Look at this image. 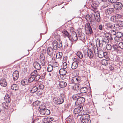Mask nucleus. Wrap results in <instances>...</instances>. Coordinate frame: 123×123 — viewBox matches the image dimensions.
Instances as JSON below:
<instances>
[{
    "label": "nucleus",
    "instance_id": "33",
    "mask_svg": "<svg viewBox=\"0 0 123 123\" xmlns=\"http://www.w3.org/2000/svg\"><path fill=\"white\" fill-rule=\"evenodd\" d=\"M78 37L80 38V39H83L84 36L83 34V33L81 32H79L78 34Z\"/></svg>",
    "mask_w": 123,
    "mask_h": 123
},
{
    "label": "nucleus",
    "instance_id": "12",
    "mask_svg": "<svg viewBox=\"0 0 123 123\" xmlns=\"http://www.w3.org/2000/svg\"><path fill=\"white\" fill-rule=\"evenodd\" d=\"M12 76L13 79L14 80H17L19 77L18 71H15L13 74Z\"/></svg>",
    "mask_w": 123,
    "mask_h": 123
},
{
    "label": "nucleus",
    "instance_id": "14",
    "mask_svg": "<svg viewBox=\"0 0 123 123\" xmlns=\"http://www.w3.org/2000/svg\"><path fill=\"white\" fill-rule=\"evenodd\" d=\"M114 8H111L106 10L105 11V13L106 14H109L114 12Z\"/></svg>",
    "mask_w": 123,
    "mask_h": 123
},
{
    "label": "nucleus",
    "instance_id": "63",
    "mask_svg": "<svg viewBox=\"0 0 123 123\" xmlns=\"http://www.w3.org/2000/svg\"><path fill=\"white\" fill-rule=\"evenodd\" d=\"M103 28V25H100L99 26L98 29L99 30H102Z\"/></svg>",
    "mask_w": 123,
    "mask_h": 123
},
{
    "label": "nucleus",
    "instance_id": "58",
    "mask_svg": "<svg viewBox=\"0 0 123 123\" xmlns=\"http://www.w3.org/2000/svg\"><path fill=\"white\" fill-rule=\"evenodd\" d=\"M116 17L117 19L118 18H120L121 17V15L119 14H116L115 16Z\"/></svg>",
    "mask_w": 123,
    "mask_h": 123
},
{
    "label": "nucleus",
    "instance_id": "5",
    "mask_svg": "<svg viewBox=\"0 0 123 123\" xmlns=\"http://www.w3.org/2000/svg\"><path fill=\"white\" fill-rule=\"evenodd\" d=\"M113 6L114 8L117 10H120L123 7L122 4L120 2L117 1L113 4Z\"/></svg>",
    "mask_w": 123,
    "mask_h": 123
},
{
    "label": "nucleus",
    "instance_id": "15",
    "mask_svg": "<svg viewBox=\"0 0 123 123\" xmlns=\"http://www.w3.org/2000/svg\"><path fill=\"white\" fill-rule=\"evenodd\" d=\"M0 84L3 87H6L7 85V83L5 80L2 79L0 80Z\"/></svg>",
    "mask_w": 123,
    "mask_h": 123
},
{
    "label": "nucleus",
    "instance_id": "47",
    "mask_svg": "<svg viewBox=\"0 0 123 123\" xmlns=\"http://www.w3.org/2000/svg\"><path fill=\"white\" fill-rule=\"evenodd\" d=\"M34 80H35V78L34 77V76L31 75V77L28 79V81L29 82H31Z\"/></svg>",
    "mask_w": 123,
    "mask_h": 123
},
{
    "label": "nucleus",
    "instance_id": "53",
    "mask_svg": "<svg viewBox=\"0 0 123 123\" xmlns=\"http://www.w3.org/2000/svg\"><path fill=\"white\" fill-rule=\"evenodd\" d=\"M96 20L98 22H99L100 21V16H98V17H94Z\"/></svg>",
    "mask_w": 123,
    "mask_h": 123
},
{
    "label": "nucleus",
    "instance_id": "55",
    "mask_svg": "<svg viewBox=\"0 0 123 123\" xmlns=\"http://www.w3.org/2000/svg\"><path fill=\"white\" fill-rule=\"evenodd\" d=\"M63 68L64 69H66L67 67V63L66 62H64L63 64Z\"/></svg>",
    "mask_w": 123,
    "mask_h": 123
},
{
    "label": "nucleus",
    "instance_id": "51",
    "mask_svg": "<svg viewBox=\"0 0 123 123\" xmlns=\"http://www.w3.org/2000/svg\"><path fill=\"white\" fill-rule=\"evenodd\" d=\"M53 65L54 67H57L58 66V63L57 62H54L53 64Z\"/></svg>",
    "mask_w": 123,
    "mask_h": 123
},
{
    "label": "nucleus",
    "instance_id": "19",
    "mask_svg": "<svg viewBox=\"0 0 123 123\" xmlns=\"http://www.w3.org/2000/svg\"><path fill=\"white\" fill-rule=\"evenodd\" d=\"M113 47L115 51H116L118 53H120V52L121 50L119 46H118L116 44H115L113 45Z\"/></svg>",
    "mask_w": 123,
    "mask_h": 123
},
{
    "label": "nucleus",
    "instance_id": "31",
    "mask_svg": "<svg viewBox=\"0 0 123 123\" xmlns=\"http://www.w3.org/2000/svg\"><path fill=\"white\" fill-rule=\"evenodd\" d=\"M72 80L74 81L75 83H77L80 82V78L79 77H75L73 78L72 79Z\"/></svg>",
    "mask_w": 123,
    "mask_h": 123
},
{
    "label": "nucleus",
    "instance_id": "37",
    "mask_svg": "<svg viewBox=\"0 0 123 123\" xmlns=\"http://www.w3.org/2000/svg\"><path fill=\"white\" fill-rule=\"evenodd\" d=\"M38 90L37 87L34 86L32 88V89L31 90V92L32 93H34L37 91Z\"/></svg>",
    "mask_w": 123,
    "mask_h": 123
},
{
    "label": "nucleus",
    "instance_id": "2",
    "mask_svg": "<svg viewBox=\"0 0 123 123\" xmlns=\"http://www.w3.org/2000/svg\"><path fill=\"white\" fill-rule=\"evenodd\" d=\"M117 25L116 24H113L111 23H107L105 25V28L109 30H111L112 29L115 31H117Z\"/></svg>",
    "mask_w": 123,
    "mask_h": 123
},
{
    "label": "nucleus",
    "instance_id": "32",
    "mask_svg": "<svg viewBox=\"0 0 123 123\" xmlns=\"http://www.w3.org/2000/svg\"><path fill=\"white\" fill-rule=\"evenodd\" d=\"M87 90L85 87H83L81 88L80 89V92L82 93H86L87 92Z\"/></svg>",
    "mask_w": 123,
    "mask_h": 123
},
{
    "label": "nucleus",
    "instance_id": "49",
    "mask_svg": "<svg viewBox=\"0 0 123 123\" xmlns=\"http://www.w3.org/2000/svg\"><path fill=\"white\" fill-rule=\"evenodd\" d=\"M106 48L107 50H110L111 49L112 46L111 44H108L106 45Z\"/></svg>",
    "mask_w": 123,
    "mask_h": 123
},
{
    "label": "nucleus",
    "instance_id": "36",
    "mask_svg": "<svg viewBox=\"0 0 123 123\" xmlns=\"http://www.w3.org/2000/svg\"><path fill=\"white\" fill-rule=\"evenodd\" d=\"M111 21L114 22H116L118 20L115 16H113L111 17Z\"/></svg>",
    "mask_w": 123,
    "mask_h": 123
},
{
    "label": "nucleus",
    "instance_id": "24",
    "mask_svg": "<svg viewBox=\"0 0 123 123\" xmlns=\"http://www.w3.org/2000/svg\"><path fill=\"white\" fill-rule=\"evenodd\" d=\"M80 87V86L79 84H75L72 87V89L74 91H79Z\"/></svg>",
    "mask_w": 123,
    "mask_h": 123
},
{
    "label": "nucleus",
    "instance_id": "46",
    "mask_svg": "<svg viewBox=\"0 0 123 123\" xmlns=\"http://www.w3.org/2000/svg\"><path fill=\"white\" fill-rule=\"evenodd\" d=\"M40 75L38 74L37 75L34 76V77L35 78V80L36 81L38 80L40 78Z\"/></svg>",
    "mask_w": 123,
    "mask_h": 123
},
{
    "label": "nucleus",
    "instance_id": "56",
    "mask_svg": "<svg viewBox=\"0 0 123 123\" xmlns=\"http://www.w3.org/2000/svg\"><path fill=\"white\" fill-rule=\"evenodd\" d=\"M108 1L110 3H115L117 2V1L118 0H108Z\"/></svg>",
    "mask_w": 123,
    "mask_h": 123
},
{
    "label": "nucleus",
    "instance_id": "10",
    "mask_svg": "<svg viewBox=\"0 0 123 123\" xmlns=\"http://www.w3.org/2000/svg\"><path fill=\"white\" fill-rule=\"evenodd\" d=\"M33 66L35 69L37 70H40L41 68V66L40 64L37 62H34Z\"/></svg>",
    "mask_w": 123,
    "mask_h": 123
},
{
    "label": "nucleus",
    "instance_id": "54",
    "mask_svg": "<svg viewBox=\"0 0 123 123\" xmlns=\"http://www.w3.org/2000/svg\"><path fill=\"white\" fill-rule=\"evenodd\" d=\"M114 36L111 34L110 33V35L109 37V39L111 40H113V38L115 37Z\"/></svg>",
    "mask_w": 123,
    "mask_h": 123
},
{
    "label": "nucleus",
    "instance_id": "48",
    "mask_svg": "<svg viewBox=\"0 0 123 123\" xmlns=\"http://www.w3.org/2000/svg\"><path fill=\"white\" fill-rule=\"evenodd\" d=\"M27 81L26 80H22L21 82V84L23 85H25L27 84Z\"/></svg>",
    "mask_w": 123,
    "mask_h": 123
},
{
    "label": "nucleus",
    "instance_id": "6",
    "mask_svg": "<svg viewBox=\"0 0 123 123\" xmlns=\"http://www.w3.org/2000/svg\"><path fill=\"white\" fill-rule=\"evenodd\" d=\"M47 53L48 55L53 57L55 56L52 48L50 47H48L47 49Z\"/></svg>",
    "mask_w": 123,
    "mask_h": 123
},
{
    "label": "nucleus",
    "instance_id": "20",
    "mask_svg": "<svg viewBox=\"0 0 123 123\" xmlns=\"http://www.w3.org/2000/svg\"><path fill=\"white\" fill-rule=\"evenodd\" d=\"M113 47L115 51H116L118 53H120V52L121 50L119 46H118L116 44H115L113 45Z\"/></svg>",
    "mask_w": 123,
    "mask_h": 123
},
{
    "label": "nucleus",
    "instance_id": "13",
    "mask_svg": "<svg viewBox=\"0 0 123 123\" xmlns=\"http://www.w3.org/2000/svg\"><path fill=\"white\" fill-rule=\"evenodd\" d=\"M72 41H75L78 39V37L77 35L75 32H72V36L70 39Z\"/></svg>",
    "mask_w": 123,
    "mask_h": 123
},
{
    "label": "nucleus",
    "instance_id": "3",
    "mask_svg": "<svg viewBox=\"0 0 123 123\" xmlns=\"http://www.w3.org/2000/svg\"><path fill=\"white\" fill-rule=\"evenodd\" d=\"M53 102L55 104L60 105L62 104L64 102V99L62 97H55L53 99Z\"/></svg>",
    "mask_w": 123,
    "mask_h": 123
},
{
    "label": "nucleus",
    "instance_id": "41",
    "mask_svg": "<svg viewBox=\"0 0 123 123\" xmlns=\"http://www.w3.org/2000/svg\"><path fill=\"white\" fill-rule=\"evenodd\" d=\"M80 111V110L79 109V108H75L74 110V113L75 114H76L78 113Z\"/></svg>",
    "mask_w": 123,
    "mask_h": 123
},
{
    "label": "nucleus",
    "instance_id": "59",
    "mask_svg": "<svg viewBox=\"0 0 123 123\" xmlns=\"http://www.w3.org/2000/svg\"><path fill=\"white\" fill-rule=\"evenodd\" d=\"M115 31V30H112V31L111 32V34L114 36L117 33L115 31Z\"/></svg>",
    "mask_w": 123,
    "mask_h": 123
},
{
    "label": "nucleus",
    "instance_id": "52",
    "mask_svg": "<svg viewBox=\"0 0 123 123\" xmlns=\"http://www.w3.org/2000/svg\"><path fill=\"white\" fill-rule=\"evenodd\" d=\"M119 46L121 49V50L123 49V43L120 42L119 44Z\"/></svg>",
    "mask_w": 123,
    "mask_h": 123
},
{
    "label": "nucleus",
    "instance_id": "26",
    "mask_svg": "<svg viewBox=\"0 0 123 123\" xmlns=\"http://www.w3.org/2000/svg\"><path fill=\"white\" fill-rule=\"evenodd\" d=\"M59 86L61 88H63L65 87L67 85V83L64 81H60L59 83Z\"/></svg>",
    "mask_w": 123,
    "mask_h": 123
},
{
    "label": "nucleus",
    "instance_id": "22",
    "mask_svg": "<svg viewBox=\"0 0 123 123\" xmlns=\"http://www.w3.org/2000/svg\"><path fill=\"white\" fill-rule=\"evenodd\" d=\"M98 55L100 58H103L104 55L103 51L101 50H99L98 51Z\"/></svg>",
    "mask_w": 123,
    "mask_h": 123
},
{
    "label": "nucleus",
    "instance_id": "60",
    "mask_svg": "<svg viewBox=\"0 0 123 123\" xmlns=\"http://www.w3.org/2000/svg\"><path fill=\"white\" fill-rule=\"evenodd\" d=\"M44 86L43 85H40L39 86V89L42 90L44 88Z\"/></svg>",
    "mask_w": 123,
    "mask_h": 123
},
{
    "label": "nucleus",
    "instance_id": "27",
    "mask_svg": "<svg viewBox=\"0 0 123 123\" xmlns=\"http://www.w3.org/2000/svg\"><path fill=\"white\" fill-rule=\"evenodd\" d=\"M117 25V31L119 29L118 27H123V22L119 20L118 21L117 24H116Z\"/></svg>",
    "mask_w": 123,
    "mask_h": 123
},
{
    "label": "nucleus",
    "instance_id": "8",
    "mask_svg": "<svg viewBox=\"0 0 123 123\" xmlns=\"http://www.w3.org/2000/svg\"><path fill=\"white\" fill-rule=\"evenodd\" d=\"M96 46L97 47L102 48L103 46H105V44L102 41H100L99 39H98L96 41Z\"/></svg>",
    "mask_w": 123,
    "mask_h": 123
},
{
    "label": "nucleus",
    "instance_id": "30",
    "mask_svg": "<svg viewBox=\"0 0 123 123\" xmlns=\"http://www.w3.org/2000/svg\"><path fill=\"white\" fill-rule=\"evenodd\" d=\"M11 88L13 90H17L18 89V86L16 84H13L11 86Z\"/></svg>",
    "mask_w": 123,
    "mask_h": 123
},
{
    "label": "nucleus",
    "instance_id": "38",
    "mask_svg": "<svg viewBox=\"0 0 123 123\" xmlns=\"http://www.w3.org/2000/svg\"><path fill=\"white\" fill-rule=\"evenodd\" d=\"M53 68V66L51 65H49L48 67L47 71L49 72H50L52 70Z\"/></svg>",
    "mask_w": 123,
    "mask_h": 123
},
{
    "label": "nucleus",
    "instance_id": "16",
    "mask_svg": "<svg viewBox=\"0 0 123 123\" xmlns=\"http://www.w3.org/2000/svg\"><path fill=\"white\" fill-rule=\"evenodd\" d=\"M85 101V98L82 97H80L77 100V102L78 105H80L84 103Z\"/></svg>",
    "mask_w": 123,
    "mask_h": 123
},
{
    "label": "nucleus",
    "instance_id": "35",
    "mask_svg": "<svg viewBox=\"0 0 123 123\" xmlns=\"http://www.w3.org/2000/svg\"><path fill=\"white\" fill-rule=\"evenodd\" d=\"M8 103H2V106L4 108V109H7L9 108V107L8 106Z\"/></svg>",
    "mask_w": 123,
    "mask_h": 123
},
{
    "label": "nucleus",
    "instance_id": "18",
    "mask_svg": "<svg viewBox=\"0 0 123 123\" xmlns=\"http://www.w3.org/2000/svg\"><path fill=\"white\" fill-rule=\"evenodd\" d=\"M66 69H64L63 68L59 70V73L60 75H64L66 74L67 73Z\"/></svg>",
    "mask_w": 123,
    "mask_h": 123
},
{
    "label": "nucleus",
    "instance_id": "64",
    "mask_svg": "<svg viewBox=\"0 0 123 123\" xmlns=\"http://www.w3.org/2000/svg\"><path fill=\"white\" fill-rule=\"evenodd\" d=\"M108 6V5H107V3H105V4H104L103 6L102 7H103L104 8L106 7H107Z\"/></svg>",
    "mask_w": 123,
    "mask_h": 123
},
{
    "label": "nucleus",
    "instance_id": "42",
    "mask_svg": "<svg viewBox=\"0 0 123 123\" xmlns=\"http://www.w3.org/2000/svg\"><path fill=\"white\" fill-rule=\"evenodd\" d=\"M123 36V34L121 32H118L117 33L116 36L117 37L120 38Z\"/></svg>",
    "mask_w": 123,
    "mask_h": 123
},
{
    "label": "nucleus",
    "instance_id": "7",
    "mask_svg": "<svg viewBox=\"0 0 123 123\" xmlns=\"http://www.w3.org/2000/svg\"><path fill=\"white\" fill-rule=\"evenodd\" d=\"M40 60L42 66H44L45 64V58L44 55L43 54H40Z\"/></svg>",
    "mask_w": 123,
    "mask_h": 123
},
{
    "label": "nucleus",
    "instance_id": "4",
    "mask_svg": "<svg viewBox=\"0 0 123 123\" xmlns=\"http://www.w3.org/2000/svg\"><path fill=\"white\" fill-rule=\"evenodd\" d=\"M85 30L86 34H91L93 33V31L90 24L89 23L86 25Z\"/></svg>",
    "mask_w": 123,
    "mask_h": 123
},
{
    "label": "nucleus",
    "instance_id": "9",
    "mask_svg": "<svg viewBox=\"0 0 123 123\" xmlns=\"http://www.w3.org/2000/svg\"><path fill=\"white\" fill-rule=\"evenodd\" d=\"M80 119L81 120V123H91V120L89 119L84 118L83 116L80 118Z\"/></svg>",
    "mask_w": 123,
    "mask_h": 123
},
{
    "label": "nucleus",
    "instance_id": "39",
    "mask_svg": "<svg viewBox=\"0 0 123 123\" xmlns=\"http://www.w3.org/2000/svg\"><path fill=\"white\" fill-rule=\"evenodd\" d=\"M77 55L80 59H82L83 57V55L81 52L80 51H78L77 53Z\"/></svg>",
    "mask_w": 123,
    "mask_h": 123
},
{
    "label": "nucleus",
    "instance_id": "29",
    "mask_svg": "<svg viewBox=\"0 0 123 123\" xmlns=\"http://www.w3.org/2000/svg\"><path fill=\"white\" fill-rule=\"evenodd\" d=\"M39 108L40 109V111H39V113L41 114V116L45 115V110L46 109L44 108L42 109L40 107H39Z\"/></svg>",
    "mask_w": 123,
    "mask_h": 123
},
{
    "label": "nucleus",
    "instance_id": "23",
    "mask_svg": "<svg viewBox=\"0 0 123 123\" xmlns=\"http://www.w3.org/2000/svg\"><path fill=\"white\" fill-rule=\"evenodd\" d=\"M78 64L77 62H74L72 63L71 68L73 69H76L78 67Z\"/></svg>",
    "mask_w": 123,
    "mask_h": 123
},
{
    "label": "nucleus",
    "instance_id": "11",
    "mask_svg": "<svg viewBox=\"0 0 123 123\" xmlns=\"http://www.w3.org/2000/svg\"><path fill=\"white\" fill-rule=\"evenodd\" d=\"M87 54L86 56V57L88 56L90 58H93L94 56V54L93 52L90 49H87Z\"/></svg>",
    "mask_w": 123,
    "mask_h": 123
},
{
    "label": "nucleus",
    "instance_id": "57",
    "mask_svg": "<svg viewBox=\"0 0 123 123\" xmlns=\"http://www.w3.org/2000/svg\"><path fill=\"white\" fill-rule=\"evenodd\" d=\"M87 49H86V50H84L83 51V52L84 53V55L86 57V56L87 54Z\"/></svg>",
    "mask_w": 123,
    "mask_h": 123
},
{
    "label": "nucleus",
    "instance_id": "50",
    "mask_svg": "<svg viewBox=\"0 0 123 123\" xmlns=\"http://www.w3.org/2000/svg\"><path fill=\"white\" fill-rule=\"evenodd\" d=\"M45 115H47L50 114V112L49 110L47 109H46L45 110Z\"/></svg>",
    "mask_w": 123,
    "mask_h": 123
},
{
    "label": "nucleus",
    "instance_id": "43",
    "mask_svg": "<svg viewBox=\"0 0 123 123\" xmlns=\"http://www.w3.org/2000/svg\"><path fill=\"white\" fill-rule=\"evenodd\" d=\"M38 74L37 71L36 70H34L31 74V75L33 76H35Z\"/></svg>",
    "mask_w": 123,
    "mask_h": 123
},
{
    "label": "nucleus",
    "instance_id": "17",
    "mask_svg": "<svg viewBox=\"0 0 123 123\" xmlns=\"http://www.w3.org/2000/svg\"><path fill=\"white\" fill-rule=\"evenodd\" d=\"M63 35L65 37H67L70 40V35H69L68 33L66 30H64L62 32Z\"/></svg>",
    "mask_w": 123,
    "mask_h": 123
},
{
    "label": "nucleus",
    "instance_id": "34",
    "mask_svg": "<svg viewBox=\"0 0 123 123\" xmlns=\"http://www.w3.org/2000/svg\"><path fill=\"white\" fill-rule=\"evenodd\" d=\"M99 12H95L94 14H92L91 15V17L92 18H94L95 17H98V16H99Z\"/></svg>",
    "mask_w": 123,
    "mask_h": 123
},
{
    "label": "nucleus",
    "instance_id": "45",
    "mask_svg": "<svg viewBox=\"0 0 123 123\" xmlns=\"http://www.w3.org/2000/svg\"><path fill=\"white\" fill-rule=\"evenodd\" d=\"M101 63L103 65H107L108 64L107 61L106 60L103 59L102 60Z\"/></svg>",
    "mask_w": 123,
    "mask_h": 123
},
{
    "label": "nucleus",
    "instance_id": "62",
    "mask_svg": "<svg viewBox=\"0 0 123 123\" xmlns=\"http://www.w3.org/2000/svg\"><path fill=\"white\" fill-rule=\"evenodd\" d=\"M105 36H104V37H105L107 38H108V39H109L110 34H109L108 33H106L105 34Z\"/></svg>",
    "mask_w": 123,
    "mask_h": 123
},
{
    "label": "nucleus",
    "instance_id": "28",
    "mask_svg": "<svg viewBox=\"0 0 123 123\" xmlns=\"http://www.w3.org/2000/svg\"><path fill=\"white\" fill-rule=\"evenodd\" d=\"M5 101L7 103H9L11 101L10 98L8 94H6L4 97Z\"/></svg>",
    "mask_w": 123,
    "mask_h": 123
},
{
    "label": "nucleus",
    "instance_id": "21",
    "mask_svg": "<svg viewBox=\"0 0 123 123\" xmlns=\"http://www.w3.org/2000/svg\"><path fill=\"white\" fill-rule=\"evenodd\" d=\"M101 40L105 44L106 43H108L109 42L108 38L105 37H104V36H102Z\"/></svg>",
    "mask_w": 123,
    "mask_h": 123
},
{
    "label": "nucleus",
    "instance_id": "61",
    "mask_svg": "<svg viewBox=\"0 0 123 123\" xmlns=\"http://www.w3.org/2000/svg\"><path fill=\"white\" fill-rule=\"evenodd\" d=\"M119 38L117 37L116 36V37H114V39L115 41H116L117 42H118L119 41Z\"/></svg>",
    "mask_w": 123,
    "mask_h": 123
},
{
    "label": "nucleus",
    "instance_id": "25",
    "mask_svg": "<svg viewBox=\"0 0 123 123\" xmlns=\"http://www.w3.org/2000/svg\"><path fill=\"white\" fill-rule=\"evenodd\" d=\"M81 94L80 93H78L77 94L74 95L72 97L73 98L74 100H77L80 97V95Z\"/></svg>",
    "mask_w": 123,
    "mask_h": 123
},
{
    "label": "nucleus",
    "instance_id": "44",
    "mask_svg": "<svg viewBox=\"0 0 123 123\" xmlns=\"http://www.w3.org/2000/svg\"><path fill=\"white\" fill-rule=\"evenodd\" d=\"M40 102L39 101H36L33 103V105L36 106L40 104Z\"/></svg>",
    "mask_w": 123,
    "mask_h": 123
},
{
    "label": "nucleus",
    "instance_id": "1",
    "mask_svg": "<svg viewBox=\"0 0 123 123\" xmlns=\"http://www.w3.org/2000/svg\"><path fill=\"white\" fill-rule=\"evenodd\" d=\"M52 44L54 49L56 50H57L58 48H61L62 46V42L60 40L53 41Z\"/></svg>",
    "mask_w": 123,
    "mask_h": 123
},
{
    "label": "nucleus",
    "instance_id": "40",
    "mask_svg": "<svg viewBox=\"0 0 123 123\" xmlns=\"http://www.w3.org/2000/svg\"><path fill=\"white\" fill-rule=\"evenodd\" d=\"M62 52H59L56 55V57L57 58H60L62 56Z\"/></svg>",
    "mask_w": 123,
    "mask_h": 123
}]
</instances>
